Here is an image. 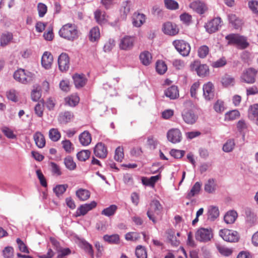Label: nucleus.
I'll use <instances>...</instances> for the list:
<instances>
[{
	"label": "nucleus",
	"instance_id": "nucleus-39",
	"mask_svg": "<svg viewBox=\"0 0 258 258\" xmlns=\"http://www.w3.org/2000/svg\"><path fill=\"white\" fill-rule=\"evenodd\" d=\"M136 255L137 258H147V252L145 247L142 245H138L136 248Z\"/></svg>",
	"mask_w": 258,
	"mask_h": 258
},
{
	"label": "nucleus",
	"instance_id": "nucleus-15",
	"mask_svg": "<svg viewBox=\"0 0 258 258\" xmlns=\"http://www.w3.org/2000/svg\"><path fill=\"white\" fill-rule=\"evenodd\" d=\"M203 95L206 100H210L214 97V87L213 84L209 82L204 84L203 87Z\"/></svg>",
	"mask_w": 258,
	"mask_h": 258
},
{
	"label": "nucleus",
	"instance_id": "nucleus-51",
	"mask_svg": "<svg viewBox=\"0 0 258 258\" xmlns=\"http://www.w3.org/2000/svg\"><path fill=\"white\" fill-rule=\"evenodd\" d=\"M209 52V47L206 45H203L198 49V56L200 58H205L208 54Z\"/></svg>",
	"mask_w": 258,
	"mask_h": 258
},
{
	"label": "nucleus",
	"instance_id": "nucleus-52",
	"mask_svg": "<svg viewBox=\"0 0 258 258\" xmlns=\"http://www.w3.org/2000/svg\"><path fill=\"white\" fill-rule=\"evenodd\" d=\"M61 144L63 148L66 152L71 153L74 150L73 145L70 140H66L62 141Z\"/></svg>",
	"mask_w": 258,
	"mask_h": 258
},
{
	"label": "nucleus",
	"instance_id": "nucleus-36",
	"mask_svg": "<svg viewBox=\"0 0 258 258\" xmlns=\"http://www.w3.org/2000/svg\"><path fill=\"white\" fill-rule=\"evenodd\" d=\"M77 197L81 201H84L88 200L90 196V192L89 190L80 188L76 191Z\"/></svg>",
	"mask_w": 258,
	"mask_h": 258
},
{
	"label": "nucleus",
	"instance_id": "nucleus-45",
	"mask_svg": "<svg viewBox=\"0 0 258 258\" xmlns=\"http://www.w3.org/2000/svg\"><path fill=\"white\" fill-rule=\"evenodd\" d=\"M156 69L157 72L160 74H164L167 70V67L165 63L162 60H158L156 62Z\"/></svg>",
	"mask_w": 258,
	"mask_h": 258
},
{
	"label": "nucleus",
	"instance_id": "nucleus-24",
	"mask_svg": "<svg viewBox=\"0 0 258 258\" xmlns=\"http://www.w3.org/2000/svg\"><path fill=\"white\" fill-rule=\"evenodd\" d=\"M165 95L170 99H175L179 96L178 88L176 86H172L165 91Z\"/></svg>",
	"mask_w": 258,
	"mask_h": 258
},
{
	"label": "nucleus",
	"instance_id": "nucleus-38",
	"mask_svg": "<svg viewBox=\"0 0 258 258\" xmlns=\"http://www.w3.org/2000/svg\"><path fill=\"white\" fill-rule=\"evenodd\" d=\"M73 79L77 88L82 87L86 84V79L82 75L76 74L73 76Z\"/></svg>",
	"mask_w": 258,
	"mask_h": 258
},
{
	"label": "nucleus",
	"instance_id": "nucleus-9",
	"mask_svg": "<svg viewBox=\"0 0 258 258\" xmlns=\"http://www.w3.org/2000/svg\"><path fill=\"white\" fill-rule=\"evenodd\" d=\"M257 71L252 68H249L243 71L240 76V81L247 84H252L255 81Z\"/></svg>",
	"mask_w": 258,
	"mask_h": 258
},
{
	"label": "nucleus",
	"instance_id": "nucleus-26",
	"mask_svg": "<svg viewBox=\"0 0 258 258\" xmlns=\"http://www.w3.org/2000/svg\"><path fill=\"white\" fill-rule=\"evenodd\" d=\"M91 134L88 131H84L79 136V141L82 145L86 146L89 145L91 142Z\"/></svg>",
	"mask_w": 258,
	"mask_h": 258
},
{
	"label": "nucleus",
	"instance_id": "nucleus-25",
	"mask_svg": "<svg viewBox=\"0 0 258 258\" xmlns=\"http://www.w3.org/2000/svg\"><path fill=\"white\" fill-rule=\"evenodd\" d=\"M33 138L36 146L39 148H42L45 145V140L43 134L39 132H37L33 135Z\"/></svg>",
	"mask_w": 258,
	"mask_h": 258
},
{
	"label": "nucleus",
	"instance_id": "nucleus-20",
	"mask_svg": "<svg viewBox=\"0 0 258 258\" xmlns=\"http://www.w3.org/2000/svg\"><path fill=\"white\" fill-rule=\"evenodd\" d=\"M53 61V56L47 51L45 52L41 58V64L45 69H49L51 68Z\"/></svg>",
	"mask_w": 258,
	"mask_h": 258
},
{
	"label": "nucleus",
	"instance_id": "nucleus-47",
	"mask_svg": "<svg viewBox=\"0 0 258 258\" xmlns=\"http://www.w3.org/2000/svg\"><path fill=\"white\" fill-rule=\"evenodd\" d=\"M64 163L69 170H73L76 168V164L71 156H68L64 158Z\"/></svg>",
	"mask_w": 258,
	"mask_h": 258
},
{
	"label": "nucleus",
	"instance_id": "nucleus-43",
	"mask_svg": "<svg viewBox=\"0 0 258 258\" xmlns=\"http://www.w3.org/2000/svg\"><path fill=\"white\" fill-rule=\"evenodd\" d=\"M239 116V112L237 110H233L225 114V120L228 121L235 120L238 118Z\"/></svg>",
	"mask_w": 258,
	"mask_h": 258
},
{
	"label": "nucleus",
	"instance_id": "nucleus-40",
	"mask_svg": "<svg viewBox=\"0 0 258 258\" xmlns=\"http://www.w3.org/2000/svg\"><path fill=\"white\" fill-rule=\"evenodd\" d=\"M49 137L51 141L56 142L60 139L61 135L57 128H53L49 131Z\"/></svg>",
	"mask_w": 258,
	"mask_h": 258
},
{
	"label": "nucleus",
	"instance_id": "nucleus-46",
	"mask_svg": "<svg viewBox=\"0 0 258 258\" xmlns=\"http://www.w3.org/2000/svg\"><path fill=\"white\" fill-rule=\"evenodd\" d=\"M91 152L88 150H82L77 154V158L81 161H85L89 158Z\"/></svg>",
	"mask_w": 258,
	"mask_h": 258
},
{
	"label": "nucleus",
	"instance_id": "nucleus-37",
	"mask_svg": "<svg viewBox=\"0 0 258 258\" xmlns=\"http://www.w3.org/2000/svg\"><path fill=\"white\" fill-rule=\"evenodd\" d=\"M167 234V238L172 245L175 246L179 245L180 241L177 239L175 233L173 230H168Z\"/></svg>",
	"mask_w": 258,
	"mask_h": 258
},
{
	"label": "nucleus",
	"instance_id": "nucleus-44",
	"mask_svg": "<svg viewBox=\"0 0 258 258\" xmlns=\"http://www.w3.org/2000/svg\"><path fill=\"white\" fill-rule=\"evenodd\" d=\"M222 83L225 87L233 86L235 84V79L232 76L226 75L222 79Z\"/></svg>",
	"mask_w": 258,
	"mask_h": 258
},
{
	"label": "nucleus",
	"instance_id": "nucleus-55",
	"mask_svg": "<svg viewBox=\"0 0 258 258\" xmlns=\"http://www.w3.org/2000/svg\"><path fill=\"white\" fill-rule=\"evenodd\" d=\"M180 20L183 23L189 25L191 23L192 17L189 14L184 13L180 15Z\"/></svg>",
	"mask_w": 258,
	"mask_h": 258
},
{
	"label": "nucleus",
	"instance_id": "nucleus-5",
	"mask_svg": "<svg viewBox=\"0 0 258 258\" xmlns=\"http://www.w3.org/2000/svg\"><path fill=\"white\" fill-rule=\"evenodd\" d=\"M213 237L212 230L211 228H199L195 234L196 240L202 242H207Z\"/></svg>",
	"mask_w": 258,
	"mask_h": 258
},
{
	"label": "nucleus",
	"instance_id": "nucleus-19",
	"mask_svg": "<svg viewBox=\"0 0 258 258\" xmlns=\"http://www.w3.org/2000/svg\"><path fill=\"white\" fill-rule=\"evenodd\" d=\"M94 155L99 158H105L107 155V150L102 143H98L94 148Z\"/></svg>",
	"mask_w": 258,
	"mask_h": 258
},
{
	"label": "nucleus",
	"instance_id": "nucleus-63",
	"mask_svg": "<svg viewBox=\"0 0 258 258\" xmlns=\"http://www.w3.org/2000/svg\"><path fill=\"white\" fill-rule=\"evenodd\" d=\"M7 96L8 99L13 102L18 101L17 96L16 95V91L14 89H11L7 92Z\"/></svg>",
	"mask_w": 258,
	"mask_h": 258
},
{
	"label": "nucleus",
	"instance_id": "nucleus-49",
	"mask_svg": "<svg viewBox=\"0 0 258 258\" xmlns=\"http://www.w3.org/2000/svg\"><path fill=\"white\" fill-rule=\"evenodd\" d=\"M235 146V143L233 139L228 140L224 144L223 147V150L225 152H230L233 150Z\"/></svg>",
	"mask_w": 258,
	"mask_h": 258
},
{
	"label": "nucleus",
	"instance_id": "nucleus-32",
	"mask_svg": "<svg viewBox=\"0 0 258 258\" xmlns=\"http://www.w3.org/2000/svg\"><path fill=\"white\" fill-rule=\"evenodd\" d=\"M140 59L144 65L148 66L152 61V56L149 51H145L140 54Z\"/></svg>",
	"mask_w": 258,
	"mask_h": 258
},
{
	"label": "nucleus",
	"instance_id": "nucleus-31",
	"mask_svg": "<svg viewBox=\"0 0 258 258\" xmlns=\"http://www.w3.org/2000/svg\"><path fill=\"white\" fill-rule=\"evenodd\" d=\"M216 189V183L213 178L209 179L205 184L204 190L209 194L214 193Z\"/></svg>",
	"mask_w": 258,
	"mask_h": 258
},
{
	"label": "nucleus",
	"instance_id": "nucleus-18",
	"mask_svg": "<svg viewBox=\"0 0 258 258\" xmlns=\"http://www.w3.org/2000/svg\"><path fill=\"white\" fill-rule=\"evenodd\" d=\"M134 41L133 37L125 36L120 40L119 47L122 50H130L133 47Z\"/></svg>",
	"mask_w": 258,
	"mask_h": 258
},
{
	"label": "nucleus",
	"instance_id": "nucleus-56",
	"mask_svg": "<svg viewBox=\"0 0 258 258\" xmlns=\"http://www.w3.org/2000/svg\"><path fill=\"white\" fill-rule=\"evenodd\" d=\"M125 238L126 240L136 241L140 238V235L139 233L128 232L125 234Z\"/></svg>",
	"mask_w": 258,
	"mask_h": 258
},
{
	"label": "nucleus",
	"instance_id": "nucleus-57",
	"mask_svg": "<svg viewBox=\"0 0 258 258\" xmlns=\"http://www.w3.org/2000/svg\"><path fill=\"white\" fill-rule=\"evenodd\" d=\"M37 10L39 16L43 17L47 12V7L45 4L40 3L37 5Z\"/></svg>",
	"mask_w": 258,
	"mask_h": 258
},
{
	"label": "nucleus",
	"instance_id": "nucleus-35",
	"mask_svg": "<svg viewBox=\"0 0 258 258\" xmlns=\"http://www.w3.org/2000/svg\"><path fill=\"white\" fill-rule=\"evenodd\" d=\"M201 183L199 182H197L192 187L190 190L187 195L186 198L188 199H191L196 195L198 194L201 190Z\"/></svg>",
	"mask_w": 258,
	"mask_h": 258
},
{
	"label": "nucleus",
	"instance_id": "nucleus-4",
	"mask_svg": "<svg viewBox=\"0 0 258 258\" xmlns=\"http://www.w3.org/2000/svg\"><path fill=\"white\" fill-rule=\"evenodd\" d=\"M172 44L179 52L183 56H187L190 51V46L188 43L183 40H175L173 41Z\"/></svg>",
	"mask_w": 258,
	"mask_h": 258
},
{
	"label": "nucleus",
	"instance_id": "nucleus-21",
	"mask_svg": "<svg viewBox=\"0 0 258 258\" xmlns=\"http://www.w3.org/2000/svg\"><path fill=\"white\" fill-rule=\"evenodd\" d=\"M74 117L73 113L71 111H66L59 113L58 120L59 123L67 124L70 122Z\"/></svg>",
	"mask_w": 258,
	"mask_h": 258
},
{
	"label": "nucleus",
	"instance_id": "nucleus-7",
	"mask_svg": "<svg viewBox=\"0 0 258 258\" xmlns=\"http://www.w3.org/2000/svg\"><path fill=\"white\" fill-rule=\"evenodd\" d=\"M219 235L224 240L230 242H237L239 239V235L237 231L228 229L220 230Z\"/></svg>",
	"mask_w": 258,
	"mask_h": 258
},
{
	"label": "nucleus",
	"instance_id": "nucleus-29",
	"mask_svg": "<svg viewBox=\"0 0 258 258\" xmlns=\"http://www.w3.org/2000/svg\"><path fill=\"white\" fill-rule=\"evenodd\" d=\"M237 216L238 214L235 211H229L225 215L224 220L227 224H232L235 221Z\"/></svg>",
	"mask_w": 258,
	"mask_h": 258
},
{
	"label": "nucleus",
	"instance_id": "nucleus-12",
	"mask_svg": "<svg viewBox=\"0 0 258 258\" xmlns=\"http://www.w3.org/2000/svg\"><path fill=\"white\" fill-rule=\"evenodd\" d=\"M221 19L215 18L206 24L205 27L206 31L209 33H214L221 27Z\"/></svg>",
	"mask_w": 258,
	"mask_h": 258
},
{
	"label": "nucleus",
	"instance_id": "nucleus-60",
	"mask_svg": "<svg viewBox=\"0 0 258 258\" xmlns=\"http://www.w3.org/2000/svg\"><path fill=\"white\" fill-rule=\"evenodd\" d=\"M184 151L176 149H172L170 152L171 156L176 159L182 157L184 156Z\"/></svg>",
	"mask_w": 258,
	"mask_h": 258
},
{
	"label": "nucleus",
	"instance_id": "nucleus-33",
	"mask_svg": "<svg viewBox=\"0 0 258 258\" xmlns=\"http://www.w3.org/2000/svg\"><path fill=\"white\" fill-rule=\"evenodd\" d=\"M66 104L71 106L74 107L79 102L80 98L76 94H73L65 98Z\"/></svg>",
	"mask_w": 258,
	"mask_h": 258
},
{
	"label": "nucleus",
	"instance_id": "nucleus-8",
	"mask_svg": "<svg viewBox=\"0 0 258 258\" xmlns=\"http://www.w3.org/2000/svg\"><path fill=\"white\" fill-rule=\"evenodd\" d=\"M190 69L191 71H195L200 77H205L209 73L208 66L205 64H201L198 60H195L190 64Z\"/></svg>",
	"mask_w": 258,
	"mask_h": 258
},
{
	"label": "nucleus",
	"instance_id": "nucleus-2",
	"mask_svg": "<svg viewBox=\"0 0 258 258\" xmlns=\"http://www.w3.org/2000/svg\"><path fill=\"white\" fill-rule=\"evenodd\" d=\"M225 38L228 40L229 44H234L240 49H244L249 45L246 37L237 34H229Z\"/></svg>",
	"mask_w": 258,
	"mask_h": 258
},
{
	"label": "nucleus",
	"instance_id": "nucleus-50",
	"mask_svg": "<svg viewBox=\"0 0 258 258\" xmlns=\"http://www.w3.org/2000/svg\"><path fill=\"white\" fill-rule=\"evenodd\" d=\"M164 4L168 9L173 10L178 9V4L174 0H165Z\"/></svg>",
	"mask_w": 258,
	"mask_h": 258
},
{
	"label": "nucleus",
	"instance_id": "nucleus-10",
	"mask_svg": "<svg viewBox=\"0 0 258 258\" xmlns=\"http://www.w3.org/2000/svg\"><path fill=\"white\" fill-rule=\"evenodd\" d=\"M167 138L168 141L172 143H179L182 138L181 132L178 128H171L167 133Z\"/></svg>",
	"mask_w": 258,
	"mask_h": 258
},
{
	"label": "nucleus",
	"instance_id": "nucleus-58",
	"mask_svg": "<svg viewBox=\"0 0 258 258\" xmlns=\"http://www.w3.org/2000/svg\"><path fill=\"white\" fill-rule=\"evenodd\" d=\"M95 18L97 22L99 24H102L105 20V16L104 14L102 13L100 10H97L95 11Z\"/></svg>",
	"mask_w": 258,
	"mask_h": 258
},
{
	"label": "nucleus",
	"instance_id": "nucleus-17",
	"mask_svg": "<svg viewBox=\"0 0 258 258\" xmlns=\"http://www.w3.org/2000/svg\"><path fill=\"white\" fill-rule=\"evenodd\" d=\"M182 117L184 121L188 124H193L197 121L198 116L192 110H186L182 112Z\"/></svg>",
	"mask_w": 258,
	"mask_h": 258
},
{
	"label": "nucleus",
	"instance_id": "nucleus-16",
	"mask_svg": "<svg viewBox=\"0 0 258 258\" xmlns=\"http://www.w3.org/2000/svg\"><path fill=\"white\" fill-rule=\"evenodd\" d=\"M162 30L165 34L171 36H174L179 32L177 26L175 24L169 22L164 24Z\"/></svg>",
	"mask_w": 258,
	"mask_h": 258
},
{
	"label": "nucleus",
	"instance_id": "nucleus-23",
	"mask_svg": "<svg viewBox=\"0 0 258 258\" xmlns=\"http://www.w3.org/2000/svg\"><path fill=\"white\" fill-rule=\"evenodd\" d=\"M248 117L258 125V104H254L249 109Z\"/></svg>",
	"mask_w": 258,
	"mask_h": 258
},
{
	"label": "nucleus",
	"instance_id": "nucleus-61",
	"mask_svg": "<svg viewBox=\"0 0 258 258\" xmlns=\"http://www.w3.org/2000/svg\"><path fill=\"white\" fill-rule=\"evenodd\" d=\"M115 46V41L112 39H109L105 44L103 49L105 52H109Z\"/></svg>",
	"mask_w": 258,
	"mask_h": 258
},
{
	"label": "nucleus",
	"instance_id": "nucleus-48",
	"mask_svg": "<svg viewBox=\"0 0 258 258\" xmlns=\"http://www.w3.org/2000/svg\"><path fill=\"white\" fill-rule=\"evenodd\" d=\"M68 185L67 184H59L53 188V191L55 195L59 197L62 195L66 190Z\"/></svg>",
	"mask_w": 258,
	"mask_h": 258
},
{
	"label": "nucleus",
	"instance_id": "nucleus-1",
	"mask_svg": "<svg viewBox=\"0 0 258 258\" xmlns=\"http://www.w3.org/2000/svg\"><path fill=\"white\" fill-rule=\"evenodd\" d=\"M59 35L66 39L73 41L78 37L77 27L74 24H66L59 30Z\"/></svg>",
	"mask_w": 258,
	"mask_h": 258
},
{
	"label": "nucleus",
	"instance_id": "nucleus-64",
	"mask_svg": "<svg viewBox=\"0 0 258 258\" xmlns=\"http://www.w3.org/2000/svg\"><path fill=\"white\" fill-rule=\"evenodd\" d=\"M248 7L253 13L258 14V2L250 1L248 2Z\"/></svg>",
	"mask_w": 258,
	"mask_h": 258
},
{
	"label": "nucleus",
	"instance_id": "nucleus-41",
	"mask_svg": "<svg viewBox=\"0 0 258 258\" xmlns=\"http://www.w3.org/2000/svg\"><path fill=\"white\" fill-rule=\"evenodd\" d=\"M117 207L115 205H112L102 211L101 214L107 217L113 215L117 210Z\"/></svg>",
	"mask_w": 258,
	"mask_h": 258
},
{
	"label": "nucleus",
	"instance_id": "nucleus-27",
	"mask_svg": "<svg viewBox=\"0 0 258 258\" xmlns=\"http://www.w3.org/2000/svg\"><path fill=\"white\" fill-rule=\"evenodd\" d=\"M229 23L232 24L235 29H238L242 25L241 20L238 18L235 14H230L228 15Z\"/></svg>",
	"mask_w": 258,
	"mask_h": 258
},
{
	"label": "nucleus",
	"instance_id": "nucleus-14",
	"mask_svg": "<svg viewBox=\"0 0 258 258\" xmlns=\"http://www.w3.org/2000/svg\"><path fill=\"white\" fill-rule=\"evenodd\" d=\"M58 64L59 70L61 72H66L70 67V58L68 55L62 53L58 58Z\"/></svg>",
	"mask_w": 258,
	"mask_h": 258
},
{
	"label": "nucleus",
	"instance_id": "nucleus-34",
	"mask_svg": "<svg viewBox=\"0 0 258 258\" xmlns=\"http://www.w3.org/2000/svg\"><path fill=\"white\" fill-rule=\"evenodd\" d=\"M100 36V33L99 28L97 27H94L92 28L89 35V40L91 42H95L99 39Z\"/></svg>",
	"mask_w": 258,
	"mask_h": 258
},
{
	"label": "nucleus",
	"instance_id": "nucleus-6",
	"mask_svg": "<svg viewBox=\"0 0 258 258\" xmlns=\"http://www.w3.org/2000/svg\"><path fill=\"white\" fill-rule=\"evenodd\" d=\"M162 209L160 202L156 200H153L150 204V209L147 212V216L154 223H156L155 215H159Z\"/></svg>",
	"mask_w": 258,
	"mask_h": 258
},
{
	"label": "nucleus",
	"instance_id": "nucleus-11",
	"mask_svg": "<svg viewBox=\"0 0 258 258\" xmlns=\"http://www.w3.org/2000/svg\"><path fill=\"white\" fill-rule=\"evenodd\" d=\"M189 7L195 12L200 15L204 14L208 10V8L206 4L199 0L191 2L189 4Z\"/></svg>",
	"mask_w": 258,
	"mask_h": 258
},
{
	"label": "nucleus",
	"instance_id": "nucleus-42",
	"mask_svg": "<svg viewBox=\"0 0 258 258\" xmlns=\"http://www.w3.org/2000/svg\"><path fill=\"white\" fill-rule=\"evenodd\" d=\"M13 38V35L11 33H5L2 34L1 37V44L2 46H6L8 44Z\"/></svg>",
	"mask_w": 258,
	"mask_h": 258
},
{
	"label": "nucleus",
	"instance_id": "nucleus-62",
	"mask_svg": "<svg viewBox=\"0 0 258 258\" xmlns=\"http://www.w3.org/2000/svg\"><path fill=\"white\" fill-rule=\"evenodd\" d=\"M2 131L7 138L12 139L16 138V136L14 134L13 132L9 128L4 126L2 128Z\"/></svg>",
	"mask_w": 258,
	"mask_h": 258
},
{
	"label": "nucleus",
	"instance_id": "nucleus-3",
	"mask_svg": "<svg viewBox=\"0 0 258 258\" xmlns=\"http://www.w3.org/2000/svg\"><path fill=\"white\" fill-rule=\"evenodd\" d=\"M14 79L23 84L32 82L34 79V75L31 72H26L23 69H19L14 74Z\"/></svg>",
	"mask_w": 258,
	"mask_h": 258
},
{
	"label": "nucleus",
	"instance_id": "nucleus-53",
	"mask_svg": "<svg viewBox=\"0 0 258 258\" xmlns=\"http://www.w3.org/2000/svg\"><path fill=\"white\" fill-rule=\"evenodd\" d=\"M123 157V148L120 147H117L115 151L114 159L118 162H121Z\"/></svg>",
	"mask_w": 258,
	"mask_h": 258
},
{
	"label": "nucleus",
	"instance_id": "nucleus-59",
	"mask_svg": "<svg viewBox=\"0 0 258 258\" xmlns=\"http://www.w3.org/2000/svg\"><path fill=\"white\" fill-rule=\"evenodd\" d=\"M5 258H12L14 254V249L11 246H7L3 251Z\"/></svg>",
	"mask_w": 258,
	"mask_h": 258
},
{
	"label": "nucleus",
	"instance_id": "nucleus-30",
	"mask_svg": "<svg viewBox=\"0 0 258 258\" xmlns=\"http://www.w3.org/2000/svg\"><path fill=\"white\" fill-rule=\"evenodd\" d=\"M219 216L218 208L216 206H210L208 211V219L210 221H214Z\"/></svg>",
	"mask_w": 258,
	"mask_h": 258
},
{
	"label": "nucleus",
	"instance_id": "nucleus-54",
	"mask_svg": "<svg viewBox=\"0 0 258 258\" xmlns=\"http://www.w3.org/2000/svg\"><path fill=\"white\" fill-rule=\"evenodd\" d=\"M216 247L219 252L223 255L229 256L232 253V250L227 247L219 244L217 245Z\"/></svg>",
	"mask_w": 258,
	"mask_h": 258
},
{
	"label": "nucleus",
	"instance_id": "nucleus-22",
	"mask_svg": "<svg viewBox=\"0 0 258 258\" xmlns=\"http://www.w3.org/2000/svg\"><path fill=\"white\" fill-rule=\"evenodd\" d=\"M146 20L145 15L143 14L135 13L133 17V24L134 26L140 27Z\"/></svg>",
	"mask_w": 258,
	"mask_h": 258
},
{
	"label": "nucleus",
	"instance_id": "nucleus-13",
	"mask_svg": "<svg viewBox=\"0 0 258 258\" xmlns=\"http://www.w3.org/2000/svg\"><path fill=\"white\" fill-rule=\"evenodd\" d=\"M97 203L95 201H92L90 203L85 204L81 205L76 212V216L79 217L84 216L89 211L96 207Z\"/></svg>",
	"mask_w": 258,
	"mask_h": 258
},
{
	"label": "nucleus",
	"instance_id": "nucleus-28",
	"mask_svg": "<svg viewBox=\"0 0 258 258\" xmlns=\"http://www.w3.org/2000/svg\"><path fill=\"white\" fill-rule=\"evenodd\" d=\"M103 239L105 242L111 244H118L120 242L119 236L117 234L104 235Z\"/></svg>",
	"mask_w": 258,
	"mask_h": 258
}]
</instances>
